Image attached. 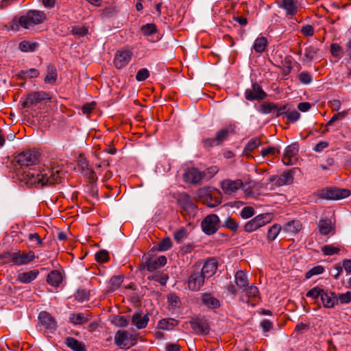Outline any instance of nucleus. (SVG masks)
<instances>
[{"instance_id":"1","label":"nucleus","mask_w":351,"mask_h":351,"mask_svg":"<svg viewBox=\"0 0 351 351\" xmlns=\"http://www.w3.org/2000/svg\"><path fill=\"white\" fill-rule=\"evenodd\" d=\"M15 162L20 165L16 169V176L19 180L28 186H41L52 185L61 182V176L58 169H28L25 170L23 167L35 165L39 162L40 154L35 149H29L21 152L14 157Z\"/></svg>"},{"instance_id":"2","label":"nucleus","mask_w":351,"mask_h":351,"mask_svg":"<svg viewBox=\"0 0 351 351\" xmlns=\"http://www.w3.org/2000/svg\"><path fill=\"white\" fill-rule=\"evenodd\" d=\"M46 19L45 14L38 10H29L25 15L19 18L21 27L28 29L30 26L38 25Z\"/></svg>"},{"instance_id":"3","label":"nucleus","mask_w":351,"mask_h":351,"mask_svg":"<svg viewBox=\"0 0 351 351\" xmlns=\"http://www.w3.org/2000/svg\"><path fill=\"white\" fill-rule=\"evenodd\" d=\"M188 279V285L191 291H198L204 285L206 278L200 272V264H195Z\"/></svg>"},{"instance_id":"4","label":"nucleus","mask_w":351,"mask_h":351,"mask_svg":"<svg viewBox=\"0 0 351 351\" xmlns=\"http://www.w3.org/2000/svg\"><path fill=\"white\" fill-rule=\"evenodd\" d=\"M271 219L272 215L270 213L257 215L245 224L244 230L247 232H252L268 223Z\"/></svg>"},{"instance_id":"5","label":"nucleus","mask_w":351,"mask_h":351,"mask_svg":"<svg viewBox=\"0 0 351 351\" xmlns=\"http://www.w3.org/2000/svg\"><path fill=\"white\" fill-rule=\"evenodd\" d=\"M190 324L194 332L201 335H207L210 330L208 321L204 318H195L183 324L182 327L186 328Z\"/></svg>"},{"instance_id":"6","label":"nucleus","mask_w":351,"mask_h":351,"mask_svg":"<svg viewBox=\"0 0 351 351\" xmlns=\"http://www.w3.org/2000/svg\"><path fill=\"white\" fill-rule=\"evenodd\" d=\"M219 223L220 220L217 215H208L202 221V230L206 234H213L218 230Z\"/></svg>"},{"instance_id":"7","label":"nucleus","mask_w":351,"mask_h":351,"mask_svg":"<svg viewBox=\"0 0 351 351\" xmlns=\"http://www.w3.org/2000/svg\"><path fill=\"white\" fill-rule=\"evenodd\" d=\"M350 195V191L346 189L330 188L322 190L320 197L326 199L337 200L346 198Z\"/></svg>"},{"instance_id":"8","label":"nucleus","mask_w":351,"mask_h":351,"mask_svg":"<svg viewBox=\"0 0 351 351\" xmlns=\"http://www.w3.org/2000/svg\"><path fill=\"white\" fill-rule=\"evenodd\" d=\"M49 99L50 97L47 93L43 91H35L26 95L25 99L22 104V106L24 108H30L42 101Z\"/></svg>"},{"instance_id":"9","label":"nucleus","mask_w":351,"mask_h":351,"mask_svg":"<svg viewBox=\"0 0 351 351\" xmlns=\"http://www.w3.org/2000/svg\"><path fill=\"white\" fill-rule=\"evenodd\" d=\"M206 176V172H201L196 168H189L183 174L184 181L186 183L196 184L199 183Z\"/></svg>"},{"instance_id":"10","label":"nucleus","mask_w":351,"mask_h":351,"mask_svg":"<svg viewBox=\"0 0 351 351\" xmlns=\"http://www.w3.org/2000/svg\"><path fill=\"white\" fill-rule=\"evenodd\" d=\"M11 255V261L16 265H21L27 264L32 262L35 258L34 252L32 251H29L27 253L23 252L22 254L20 252H13Z\"/></svg>"},{"instance_id":"11","label":"nucleus","mask_w":351,"mask_h":351,"mask_svg":"<svg viewBox=\"0 0 351 351\" xmlns=\"http://www.w3.org/2000/svg\"><path fill=\"white\" fill-rule=\"evenodd\" d=\"M243 185V182L240 179L236 180L227 179L221 182L222 190L227 195H232L236 193Z\"/></svg>"},{"instance_id":"12","label":"nucleus","mask_w":351,"mask_h":351,"mask_svg":"<svg viewBox=\"0 0 351 351\" xmlns=\"http://www.w3.org/2000/svg\"><path fill=\"white\" fill-rule=\"evenodd\" d=\"M177 202L180 207L186 212H191L196 208L191 196L186 193L178 194Z\"/></svg>"},{"instance_id":"13","label":"nucleus","mask_w":351,"mask_h":351,"mask_svg":"<svg viewBox=\"0 0 351 351\" xmlns=\"http://www.w3.org/2000/svg\"><path fill=\"white\" fill-rule=\"evenodd\" d=\"M38 319L40 324L51 332H53L56 329V322L49 313L46 311L40 312L38 316Z\"/></svg>"},{"instance_id":"14","label":"nucleus","mask_w":351,"mask_h":351,"mask_svg":"<svg viewBox=\"0 0 351 351\" xmlns=\"http://www.w3.org/2000/svg\"><path fill=\"white\" fill-rule=\"evenodd\" d=\"M132 53L129 51H121L117 53L114 59V64L117 69H121L125 66L130 61Z\"/></svg>"},{"instance_id":"15","label":"nucleus","mask_w":351,"mask_h":351,"mask_svg":"<svg viewBox=\"0 0 351 351\" xmlns=\"http://www.w3.org/2000/svg\"><path fill=\"white\" fill-rule=\"evenodd\" d=\"M217 269V261L211 258L207 260L202 267L200 266V272L206 278H209L216 272Z\"/></svg>"},{"instance_id":"16","label":"nucleus","mask_w":351,"mask_h":351,"mask_svg":"<svg viewBox=\"0 0 351 351\" xmlns=\"http://www.w3.org/2000/svg\"><path fill=\"white\" fill-rule=\"evenodd\" d=\"M321 300L325 308H332L338 304V298L336 294L332 291H326L323 289Z\"/></svg>"},{"instance_id":"17","label":"nucleus","mask_w":351,"mask_h":351,"mask_svg":"<svg viewBox=\"0 0 351 351\" xmlns=\"http://www.w3.org/2000/svg\"><path fill=\"white\" fill-rule=\"evenodd\" d=\"M149 322L148 315H142L141 311H136L132 317V324L138 329L145 328Z\"/></svg>"},{"instance_id":"18","label":"nucleus","mask_w":351,"mask_h":351,"mask_svg":"<svg viewBox=\"0 0 351 351\" xmlns=\"http://www.w3.org/2000/svg\"><path fill=\"white\" fill-rule=\"evenodd\" d=\"M245 293V295L248 298L247 303L252 306L255 305V302H258L259 299V291L256 287L251 285L244 288L243 290Z\"/></svg>"},{"instance_id":"19","label":"nucleus","mask_w":351,"mask_h":351,"mask_svg":"<svg viewBox=\"0 0 351 351\" xmlns=\"http://www.w3.org/2000/svg\"><path fill=\"white\" fill-rule=\"evenodd\" d=\"M280 6L285 10L287 15L289 16L296 14L299 10L298 3L295 0H282Z\"/></svg>"},{"instance_id":"20","label":"nucleus","mask_w":351,"mask_h":351,"mask_svg":"<svg viewBox=\"0 0 351 351\" xmlns=\"http://www.w3.org/2000/svg\"><path fill=\"white\" fill-rule=\"evenodd\" d=\"M65 343L73 351H86L85 345L73 337H66L65 339Z\"/></svg>"},{"instance_id":"21","label":"nucleus","mask_w":351,"mask_h":351,"mask_svg":"<svg viewBox=\"0 0 351 351\" xmlns=\"http://www.w3.org/2000/svg\"><path fill=\"white\" fill-rule=\"evenodd\" d=\"M62 280L61 273L58 270L51 271L47 276V282L53 287H58Z\"/></svg>"},{"instance_id":"22","label":"nucleus","mask_w":351,"mask_h":351,"mask_svg":"<svg viewBox=\"0 0 351 351\" xmlns=\"http://www.w3.org/2000/svg\"><path fill=\"white\" fill-rule=\"evenodd\" d=\"M38 273L37 269L23 272L19 275L18 280L23 283H29L37 277Z\"/></svg>"},{"instance_id":"23","label":"nucleus","mask_w":351,"mask_h":351,"mask_svg":"<svg viewBox=\"0 0 351 351\" xmlns=\"http://www.w3.org/2000/svg\"><path fill=\"white\" fill-rule=\"evenodd\" d=\"M203 303L209 308H216L219 306V301L210 293H204L202 297Z\"/></svg>"},{"instance_id":"24","label":"nucleus","mask_w":351,"mask_h":351,"mask_svg":"<svg viewBox=\"0 0 351 351\" xmlns=\"http://www.w3.org/2000/svg\"><path fill=\"white\" fill-rule=\"evenodd\" d=\"M128 339V332L124 330H118L114 336L115 343L123 348L127 346L126 341Z\"/></svg>"},{"instance_id":"25","label":"nucleus","mask_w":351,"mask_h":351,"mask_svg":"<svg viewBox=\"0 0 351 351\" xmlns=\"http://www.w3.org/2000/svg\"><path fill=\"white\" fill-rule=\"evenodd\" d=\"M235 283L240 289H244L248 286V280L243 271L239 270L235 274Z\"/></svg>"},{"instance_id":"26","label":"nucleus","mask_w":351,"mask_h":351,"mask_svg":"<svg viewBox=\"0 0 351 351\" xmlns=\"http://www.w3.org/2000/svg\"><path fill=\"white\" fill-rule=\"evenodd\" d=\"M178 324V321L173 318L162 319L158 322L157 328L161 330H169Z\"/></svg>"},{"instance_id":"27","label":"nucleus","mask_w":351,"mask_h":351,"mask_svg":"<svg viewBox=\"0 0 351 351\" xmlns=\"http://www.w3.org/2000/svg\"><path fill=\"white\" fill-rule=\"evenodd\" d=\"M57 80V71L53 65L49 64L47 68V75L45 77V83L55 84Z\"/></svg>"},{"instance_id":"28","label":"nucleus","mask_w":351,"mask_h":351,"mask_svg":"<svg viewBox=\"0 0 351 351\" xmlns=\"http://www.w3.org/2000/svg\"><path fill=\"white\" fill-rule=\"evenodd\" d=\"M154 252L155 250L152 249L148 254L145 255L147 261V271L149 272H152L159 268L156 260L152 258V254Z\"/></svg>"},{"instance_id":"29","label":"nucleus","mask_w":351,"mask_h":351,"mask_svg":"<svg viewBox=\"0 0 351 351\" xmlns=\"http://www.w3.org/2000/svg\"><path fill=\"white\" fill-rule=\"evenodd\" d=\"M267 44V40L266 38L260 37L255 40L253 47L256 52L263 53L265 49Z\"/></svg>"},{"instance_id":"30","label":"nucleus","mask_w":351,"mask_h":351,"mask_svg":"<svg viewBox=\"0 0 351 351\" xmlns=\"http://www.w3.org/2000/svg\"><path fill=\"white\" fill-rule=\"evenodd\" d=\"M293 180L292 171H288L283 172L281 176L278 179L277 182L278 185H283L292 183Z\"/></svg>"},{"instance_id":"31","label":"nucleus","mask_w":351,"mask_h":351,"mask_svg":"<svg viewBox=\"0 0 351 351\" xmlns=\"http://www.w3.org/2000/svg\"><path fill=\"white\" fill-rule=\"evenodd\" d=\"M319 231L322 234L326 235L331 230V223L329 220H320L318 224Z\"/></svg>"},{"instance_id":"32","label":"nucleus","mask_w":351,"mask_h":351,"mask_svg":"<svg viewBox=\"0 0 351 351\" xmlns=\"http://www.w3.org/2000/svg\"><path fill=\"white\" fill-rule=\"evenodd\" d=\"M230 133V130L228 129H221L219 132H217L216 136L215 137L216 140V145H219L221 144L226 139H227Z\"/></svg>"},{"instance_id":"33","label":"nucleus","mask_w":351,"mask_h":351,"mask_svg":"<svg viewBox=\"0 0 351 351\" xmlns=\"http://www.w3.org/2000/svg\"><path fill=\"white\" fill-rule=\"evenodd\" d=\"M38 46L36 43H29L27 41H22L19 43V48L24 52L34 51Z\"/></svg>"},{"instance_id":"34","label":"nucleus","mask_w":351,"mask_h":351,"mask_svg":"<svg viewBox=\"0 0 351 351\" xmlns=\"http://www.w3.org/2000/svg\"><path fill=\"white\" fill-rule=\"evenodd\" d=\"M123 282L121 276H112L110 280V291H113L117 289Z\"/></svg>"},{"instance_id":"35","label":"nucleus","mask_w":351,"mask_h":351,"mask_svg":"<svg viewBox=\"0 0 351 351\" xmlns=\"http://www.w3.org/2000/svg\"><path fill=\"white\" fill-rule=\"evenodd\" d=\"M141 29L143 34L146 36H152L157 32L156 26L154 23H148L143 25Z\"/></svg>"},{"instance_id":"36","label":"nucleus","mask_w":351,"mask_h":351,"mask_svg":"<svg viewBox=\"0 0 351 351\" xmlns=\"http://www.w3.org/2000/svg\"><path fill=\"white\" fill-rule=\"evenodd\" d=\"M172 245V242L170 238H164L158 244L157 248L155 250L158 251H167Z\"/></svg>"},{"instance_id":"37","label":"nucleus","mask_w":351,"mask_h":351,"mask_svg":"<svg viewBox=\"0 0 351 351\" xmlns=\"http://www.w3.org/2000/svg\"><path fill=\"white\" fill-rule=\"evenodd\" d=\"M70 319L74 324H83L88 321V319L85 317L82 313L71 314Z\"/></svg>"},{"instance_id":"38","label":"nucleus","mask_w":351,"mask_h":351,"mask_svg":"<svg viewBox=\"0 0 351 351\" xmlns=\"http://www.w3.org/2000/svg\"><path fill=\"white\" fill-rule=\"evenodd\" d=\"M280 229H281V228L280 226H278L277 224L273 225L268 230V232H267L268 239L270 241H274L276 238L279 232L280 231Z\"/></svg>"},{"instance_id":"39","label":"nucleus","mask_w":351,"mask_h":351,"mask_svg":"<svg viewBox=\"0 0 351 351\" xmlns=\"http://www.w3.org/2000/svg\"><path fill=\"white\" fill-rule=\"evenodd\" d=\"M323 293V289L318 287H313L310 289L306 294V297L311 298L314 300H317L319 297L321 298L322 293Z\"/></svg>"},{"instance_id":"40","label":"nucleus","mask_w":351,"mask_h":351,"mask_svg":"<svg viewBox=\"0 0 351 351\" xmlns=\"http://www.w3.org/2000/svg\"><path fill=\"white\" fill-rule=\"evenodd\" d=\"M262 144L260 138H254L251 139L245 146V151H252Z\"/></svg>"},{"instance_id":"41","label":"nucleus","mask_w":351,"mask_h":351,"mask_svg":"<svg viewBox=\"0 0 351 351\" xmlns=\"http://www.w3.org/2000/svg\"><path fill=\"white\" fill-rule=\"evenodd\" d=\"M210 195L211 193L209 187H202L197 191V196L201 202L208 198Z\"/></svg>"},{"instance_id":"42","label":"nucleus","mask_w":351,"mask_h":351,"mask_svg":"<svg viewBox=\"0 0 351 351\" xmlns=\"http://www.w3.org/2000/svg\"><path fill=\"white\" fill-rule=\"evenodd\" d=\"M95 259L99 263H105L109 260L108 252L101 250L95 254Z\"/></svg>"},{"instance_id":"43","label":"nucleus","mask_w":351,"mask_h":351,"mask_svg":"<svg viewBox=\"0 0 351 351\" xmlns=\"http://www.w3.org/2000/svg\"><path fill=\"white\" fill-rule=\"evenodd\" d=\"M223 226L234 232H236L239 227L238 223L231 217H228L224 221V224Z\"/></svg>"},{"instance_id":"44","label":"nucleus","mask_w":351,"mask_h":351,"mask_svg":"<svg viewBox=\"0 0 351 351\" xmlns=\"http://www.w3.org/2000/svg\"><path fill=\"white\" fill-rule=\"evenodd\" d=\"M299 150V146L297 143L291 144L286 147L285 155L295 157Z\"/></svg>"},{"instance_id":"45","label":"nucleus","mask_w":351,"mask_h":351,"mask_svg":"<svg viewBox=\"0 0 351 351\" xmlns=\"http://www.w3.org/2000/svg\"><path fill=\"white\" fill-rule=\"evenodd\" d=\"M324 271V269L322 266L317 265L312 269H311L308 271L306 273L305 277L308 279L311 278L313 276L322 274Z\"/></svg>"},{"instance_id":"46","label":"nucleus","mask_w":351,"mask_h":351,"mask_svg":"<svg viewBox=\"0 0 351 351\" xmlns=\"http://www.w3.org/2000/svg\"><path fill=\"white\" fill-rule=\"evenodd\" d=\"M71 33L79 36H84L88 34V28L85 26H74L72 27Z\"/></svg>"},{"instance_id":"47","label":"nucleus","mask_w":351,"mask_h":351,"mask_svg":"<svg viewBox=\"0 0 351 351\" xmlns=\"http://www.w3.org/2000/svg\"><path fill=\"white\" fill-rule=\"evenodd\" d=\"M113 322L119 327L127 326L129 320L125 316L117 315L114 317Z\"/></svg>"},{"instance_id":"48","label":"nucleus","mask_w":351,"mask_h":351,"mask_svg":"<svg viewBox=\"0 0 351 351\" xmlns=\"http://www.w3.org/2000/svg\"><path fill=\"white\" fill-rule=\"evenodd\" d=\"M83 175L86 176L90 182H94L97 180V177L95 171L88 167L83 169Z\"/></svg>"},{"instance_id":"49","label":"nucleus","mask_w":351,"mask_h":351,"mask_svg":"<svg viewBox=\"0 0 351 351\" xmlns=\"http://www.w3.org/2000/svg\"><path fill=\"white\" fill-rule=\"evenodd\" d=\"M318 49L311 46L306 49L305 58L308 60H312L317 55Z\"/></svg>"},{"instance_id":"50","label":"nucleus","mask_w":351,"mask_h":351,"mask_svg":"<svg viewBox=\"0 0 351 351\" xmlns=\"http://www.w3.org/2000/svg\"><path fill=\"white\" fill-rule=\"evenodd\" d=\"M298 78L301 83L304 84H308L312 81V77L308 72L303 71L298 75Z\"/></svg>"},{"instance_id":"51","label":"nucleus","mask_w":351,"mask_h":351,"mask_svg":"<svg viewBox=\"0 0 351 351\" xmlns=\"http://www.w3.org/2000/svg\"><path fill=\"white\" fill-rule=\"evenodd\" d=\"M254 215V209L251 206H245L241 211V217L248 219Z\"/></svg>"},{"instance_id":"52","label":"nucleus","mask_w":351,"mask_h":351,"mask_svg":"<svg viewBox=\"0 0 351 351\" xmlns=\"http://www.w3.org/2000/svg\"><path fill=\"white\" fill-rule=\"evenodd\" d=\"M75 298L78 301L82 302L84 300H88V298H89V293L85 289H80L75 293Z\"/></svg>"},{"instance_id":"53","label":"nucleus","mask_w":351,"mask_h":351,"mask_svg":"<svg viewBox=\"0 0 351 351\" xmlns=\"http://www.w3.org/2000/svg\"><path fill=\"white\" fill-rule=\"evenodd\" d=\"M261 108L263 113L267 114L277 109V105L274 103H265L261 106Z\"/></svg>"},{"instance_id":"54","label":"nucleus","mask_w":351,"mask_h":351,"mask_svg":"<svg viewBox=\"0 0 351 351\" xmlns=\"http://www.w3.org/2000/svg\"><path fill=\"white\" fill-rule=\"evenodd\" d=\"M322 251L325 255H332L337 254L339 252V249L332 245H324L322 247Z\"/></svg>"},{"instance_id":"55","label":"nucleus","mask_w":351,"mask_h":351,"mask_svg":"<svg viewBox=\"0 0 351 351\" xmlns=\"http://www.w3.org/2000/svg\"><path fill=\"white\" fill-rule=\"evenodd\" d=\"M278 154H280V150L274 147H268L261 150V155L263 157L269 154L274 156Z\"/></svg>"},{"instance_id":"56","label":"nucleus","mask_w":351,"mask_h":351,"mask_svg":"<svg viewBox=\"0 0 351 351\" xmlns=\"http://www.w3.org/2000/svg\"><path fill=\"white\" fill-rule=\"evenodd\" d=\"M38 75L39 72L38 71V70L35 69H31L26 71H21L19 74L21 77L27 76L29 77H36L38 76Z\"/></svg>"},{"instance_id":"57","label":"nucleus","mask_w":351,"mask_h":351,"mask_svg":"<svg viewBox=\"0 0 351 351\" xmlns=\"http://www.w3.org/2000/svg\"><path fill=\"white\" fill-rule=\"evenodd\" d=\"M149 77V71L147 69H140L136 75V79L137 81H144Z\"/></svg>"},{"instance_id":"58","label":"nucleus","mask_w":351,"mask_h":351,"mask_svg":"<svg viewBox=\"0 0 351 351\" xmlns=\"http://www.w3.org/2000/svg\"><path fill=\"white\" fill-rule=\"evenodd\" d=\"M186 229L184 228H182L179 230L176 231L174 233V239L178 243H180L186 237Z\"/></svg>"},{"instance_id":"59","label":"nucleus","mask_w":351,"mask_h":351,"mask_svg":"<svg viewBox=\"0 0 351 351\" xmlns=\"http://www.w3.org/2000/svg\"><path fill=\"white\" fill-rule=\"evenodd\" d=\"M337 298L341 304H348L351 302V292L347 291L345 293H341Z\"/></svg>"},{"instance_id":"60","label":"nucleus","mask_w":351,"mask_h":351,"mask_svg":"<svg viewBox=\"0 0 351 351\" xmlns=\"http://www.w3.org/2000/svg\"><path fill=\"white\" fill-rule=\"evenodd\" d=\"M245 94L246 99L249 101L261 100L260 95H256L253 89H247Z\"/></svg>"},{"instance_id":"61","label":"nucleus","mask_w":351,"mask_h":351,"mask_svg":"<svg viewBox=\"0 0 351 351\" xmlns=\"http://www.w3.org/2000/svg\"><path fill=\"white\" fill-rule=\"evenodd\" d=\"M29 241L36 243L39 246H43V239L40 237L38 233H31L28 235Z\"/></svg>"},{"instance_id":"62","label":"nucleus","mask_w":351,"mask_h":351,"mask_svg":"<svg viewBox=\"0 0 351 351\" xmlns=\"http://www.w3.org/2000/svg\"><path fill=\"white\" fill-rule=\"evenodd\" d=\"M252 89L256 95H260L261 100L263 99L266 97V93L262 90L261 87L257 83L253 84Z\"/></svg>"},{"instance_id":"63","label":"nucleus","mask_w":351,"mask_h":351,"mask_svg":"<svg viewBox=\"0 0 351 351\" xmlns=\"http://www.w3.org/2000/svg\"><path fill=\"white\" fill-rule=\"evenodd\" d=\"M300 117V114L295 110L287 112V119L292 122L296 121Z\"/></svg>"},{"instance_id":"64","label":"nucleus","mask_w":351,"mask_h":351,"mask_svg":"<svg viewBox=\"0 0 351 351\" xmlns=\"http://www.w3.org/2000/svg\"><path fill=\"white\" fill-rule=\"evenodd\" d=\"M302 33L306 36H312L314 34V29L311 25H306L301 29Z\"/></svg>"}]
</instances>
